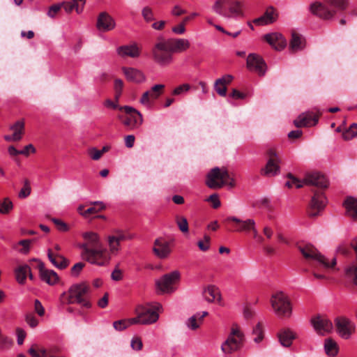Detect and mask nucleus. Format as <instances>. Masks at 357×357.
Listing matches in <instances>:
<instances>
[{"mask_svg": "<svg viewBox=\"0 0 357 357\" xmlns=\"http://www.w3.org/2000/svg\"><path fill=\"white\" fill-rule=\"evenodd\" d=\"M83 238L86 241L79 245L82 249L81 257L91 264L106 266L110 260L109 252L102 248L98 234L93 231L82 234Z\"/></svg>", "mask_w": 357, "mask_h": 357, "instance_id": "obj_1", "label": "nucleus"}, {"mask_svg": "<svg viewBox=\"0 0 357 357\" xmlns=\"http://www.w3.org/2000/svg\"><path fill=\"white\" fill-rule=\"evenodd\" d=\"M89 291V286L85 282L73 284L67 291H63L59 296L61 305L77 303L86 308L91 307V303L86 298Z\"/></svg>", "mask_w": 357, "mask_h": 357, "instance_id": "obj_2", "label": "nucleus"}, {"mask_svg": "<svg viewBox=\"0 0 357 357\" xmlns=\"http://www.w3.org/2000/svg\"><path fill=\"white\" fill-rule=\"evenodd\" d=\"M347 6V0H324V3H312L310 6V10L313 15L329 20L333 18L337 11L345 10Z\"/></svg>", "mask_w": 357, "mask_h": 357, "instance_id": "obj_3", "label": "nucleus"}, {"mask_svg": "<svg viewBox=\"0 0 357 357\" xmlns=\"http://www.w3.org/2000/svg\"><path fill=\"white\" fill-rule=\"evenodd\" d=\"M243 3L236 0H216L212 9L218 15L231 18L243 15Z\"/></svg>", "mask_w": 357, "mask_h": 357, "instance_id": "obj_4", "label": "nucleus"}, {"mask_svg": "<svg viewBox=\"0 0 357 357\" xmlns=\"http://www.w3.org/2000/svg\"><path fill=\"white\" fill-rule=\"evenodd\" d=\"M162 309V305L154 303L147 306H139L137 310V316L132 320L139 324H151L156 322L159 318L158 311Z\"/></svg>", "mask_w": 357, "mask_h": 357, "instance_id": "obj_5", "label": "nucleus"}, {"mask_svg": "<svg viewBox=\"0 0 357 357\" xmlns=\"http://www.w3.org/2000/svg\"><path fill=\"white\" fill-rule=\"evenodd\" d=\"M206 184L212 189L221 188L225 185H229L231 187L234 185L233 179L230 178L228 172L225 169H220L218 167L213 168L208 173Z\"/></svg>", "mask_w": 357, "mask_h": 357, "instance_id": "obj_6", "label": "nucleus"}, {"mask_svg": "<svg viewBox=\"0 0 357 357\" xmlns=\"http://www.w3.org/2000/svg\"><path fill=\"white\" fill-rule=\"evenodd\" d=\"M298 250L305 259L316 261L319 265L324 268H332L336 264L335 257H333L331 261L329 262L328 259L322 255L312 245L306 244L299 245Z\"/></svg>", "mask_w": 357, "mask_h": 357, "instance_id": "obj_7", "label": "nucleus"}, {"mask_svg": "<svg viewBox=\"0 0 357 357\" xmlns=\"http://www.w3.org/2000/svg\"><path fill=\"white\" fill-rule=\"evenodd\" d=\"M152 53L155 61L161 66H167L173 61V53L169 50L163 37L158 38L157 42L153 47Z\"/></svg>", "mask_w": 357, "mask_h": 357, "instance_id": "obj_8", "label": "nucleus"}, {"mask_svg": "<svg viewBox=\"0 0 357 357\" xmlns=\"http://www.w3.org/2000/svg\"><path fill=\"white\" fill-rule=\"evenodd\" d=\"M275 314L280 317H289L291 314V305L288 297L283 292L274 294L271 300Z\"/></svg>", "mask_w": 357, "mask_h": 357, "instance_id": "obj_9", "label": "nucleus"}, {"mask_svg": "<svg viewBox=\"0 0 357 357\" xmlns=\"http://www.w3.org/2000/svg\"><path fill=\"white\" fill-rule=\"evenodd\" d=\"M116 109L124 112L125 116L121 117V122L130 129L137 128L142 123V114L133 107L128 106L119 107L113 102V110Z\"/></svg>", "mask_w": 357, "mask_h": 357, "instance_id": "obj_10", "label": "nucleus"}, {"mask_svg": "<svg viewBox=\"0 0 357 357\" xmlns=\"http://www.w3.org/2000/svg\"><path fill=\"white\" fill-rule=\"evenodd\" d=\"M243 333L237 328L234 327L227 340L222 343L221 349L225 354H231L238 350L243 340Z\"/></svg>", "mask_w": 357, "mask_h": 357, "instance_id": "obj_11", "label": "nucleus"}, {"mask_svg": "<svg viewBox=\"0 0 357 357\" xmlns=\"http://www.w3.org/2000/svg\"><path fill=\"white\" fill-rule=\"evenodd\" d=\"M180 279V273L174 271L155 280L157 290L161 293H171L174 291L173 285Z\"/></svg>", "mask_w": 357, "mask_h": 357, "instance_id": "obj_12", "label": "nucleus"}, {"mask_svg": "<svg viewBox=\"0 0 357 357\" xmlns=\"http://www.w3.org/2000/svg\"><path fill=\"white\" fill-rule=\"evenodd\" d=\"M268 160L266 166L261 169V174L266 176H274L280 173L281 160L277 153L270 149L268 151Z\"/></svg>", "mask_w": 357, "mask_h": 357, "instance_id": "obj_13", "label": "nucleus"}, {"mask_svg": "<svg viewBox=\"0 0 357 357\" xmlns=\"http://www.w3.org/2000/svg\"><path fill=\"white\" fill-rule=\"evenodd\" d=\"M248 69L256 73L259 76H264L267 70V66L263 58L255 53L250 54L246 60Z\"/></svg>", "mask_w": 357, "mask_h": 357, "instance_id": "obj_14", "label": "nucleus"}, {"mask_svg": "<svg viewBox=\"0 0 357 357\" xmlns=\"http://www.w3.org/2000/svg\"><path fill=\"white\" fill-rule=\"evenodd\" d=\"M338 335L343 339H349L355 329V324L346 317H338L335 319Z\"/></svg>", "mask_w": 357, "mask_h": 357, "instance_id": "obj_15", "label": "nucleus"}, {"mask_svg": "<svg viewBox=\"0 0 357 357\" xmlns=\"http://www.w3.org/2000/svg\"><path fill=\"white\" fill-rule=\"evenodd\" d=\"M311 324L319 335H324L332 331L333 323L326 317L315 316L311 319Z\"/></svg>", "mask_w": 357, "mask_h": 357, "instance_id": "obj_16", "label": "nucleus"}, {"mask_svg": "<svg viewBox=\"0 0 357 357\" xmlns=\"http://www.w3.org/2000/svg\"><path fill=\"white\" fill-rule=\"evenodd\" d=\"M116 53L121 58L130 57L136 59L140 56L141 49L136 43H133L117 47Z\"/></svg>", "mask_w": 357, "mask_h": 357, "instance_id": "obj_17", "label": "nucleus"}, {"mask_svg": "<svg viewBox=\"0 0 357 357\" xmlns=\"http://www.w3.org/2000/svg\"><path fill=\"white\" fill-rule=\"evenodd\" d=\"M326 203V198L322 192H315L310 202V216L317 215L319 211L322 210Z\"/></svg>", "mask_w": 357, "mask_h": 357, "instance_id": "obj_18", "label": "nucleus"}, {"mask_svg": "<svg viewBox=\"0 0 357 357\" xmlns=\"http://www.w3.org/2000/svg\"><path fill=\"white\" fill-rule=\"evenodd\" d=\"M319 121V116L311 112H304L300 114L296 119L294 121V125L298 127H310L315 126Z\"/></svg>", "mask_w": 357, "mask_h": 357, "instance_id": "obj_19", "label": "nucleus"}, {"mask_svg": "<svg viewBox=\"0 0 357 357\" xmlns=\"http://www.w3.org/2000/svg\"><path fill=\"white\" fill-rule=\"evenodd\" d=\"M38 268L39 270L40 278L42 281L46 282L49 285H54L59 281V276L57 273L47 269L43 262L40 261Z\"/></svg>", "mask_w": 357, "mask_h": 357, "instance_id": "obj_20", "label": "nucleus"}, {"mask_svg": "<svg viewBox=\"0 0 357 357\" xmlns=\"http://www.w3.org/2000/svg\"><path fill=\"white\" fill-rule=\"evenodd\" d=\"M165 43L169 50L172 53H178L185 51L190 47V43L184 38H165Z\"/></svg>", "mask_w": 357, "mask_h": 357, "instance_id": "obj_21", "label": "nucleus"}, {"mask_svg": "<svg viewBox=\"0 0 357 357\" xmlns=\"http://www.w3.org/2000/svg\"><path fill=\"white\" fill-rule=\"evenodd\" d=\"M305 183L312 185L318 188H326L328 186V180L319 172H313L306 175Z\"/></svg>", "mask_w": 357, "mask_h": 357, "instance_id": "obj_22", "label": "nucleus"}, {"mask_svg": "<svg viewBox=\"0 0 357 357\" xmlns=\"http://www.w3.org/2000/svg\"><path fill=\"white\" fill-rule=\"evenodd\" d=\"M264 39L271 47L278 51L282 50L287 45V41L283 36L278 32L266 34Z\"/></svg>", "mask_w": 357, "mask_h": 357, "instance_id": "obj_23", "label": "nucleus"}, {"mask_svg": "<svg viewBox=\"0 0 357 357\" xmlns=\"http://www.w3.org/2000/svg\"><path fill=\"white\" fill-rule=\"evenodd\" d=\"M121 70L126 79L130 82L142 83L146 80L144 74L139 69L131 67H122Z\"/></svg>", "mask_w": 357, "mask_h": 357, "instance_id": "obj_24", "label": "nucleus"}, {"mask_svg": "<svg viewBox=\"0 0 357 357\" xmlns=\"http://www.w3.org/2000/svg\"><path fill=\"white\" fill-rule=\"evenodd\" d=\"M278 14L275 8L272 6L268 7L264 14L261 17L253 20V23L258 26H264L270 24L276 21Z\"/></svg>", "mask_w": 357, "mask_h": 357, "instance_id": "obj_25", "label": "nucleus"}, {"mask_svg": "<svg viewBox=\"0 0 357 357\" xmlns=\"http://www.w3.org/2000/svg\"><path fill=\"white\" fill-rule=\"evenodd\" d=\"M153 251L158 257L162 259L165 258L171 252L169 243L161 239H156Z\"/></svg>", "mask_w": 357, "mask_h": 357, "instance_id": "obj_26", "label": "nucleus"}, {"mask_svg": "<svg viewBox=\"0 0 357 357\" xmlns=\"http://www.w3.org/2000/svg\"><path fill=\"white\" fill-rule=\"evenodd\" d=\"M86 0H70V1H63L61 3L62 8L68 13H71L73 9L76 10L77 13L83 11Z\"/></svg>", "mask_w": 357, "mask_h": 357, "instance_id": "obj_27", "label": "nucleus"}, {"mask_svg": "<svg viewBox=\"0 0 357 357\" xmlns=\"http://www.w3.org/2000/svg\"><path fill=\"white\" fill-rule=\"evenodd\" d=\"M346 213L354 220H357V199L349 197L344 202Z\"/></svg>", "mask_w": 357, "mask_h": 357, "instance_id": "obj_28", "label": "nucleus"}, {"mask_svg": "<svg viewBox=\"0 0 357 357\" xmlns=\"http://www.w3.org/2000/svg\"><path fill=\"white\" fill-rule=\"evenodd\" d=\"M208 314L206 311H203L202 312H197L195 314L192 315L186 321V326L188 328L191 330L197 329L201 324L203 321V318Z\"/></svg>", "mask_w": 357, "mask_h": 357, "instance_id": "obj_29", "label": "nucleus"}, {"mask_svg": "<svg viewBox=\"0 0 357 357\" xmlns=\"http://www.w3.org/2000/svg\"><path fill=\"white\" fill-rule=\"evenodd\" d=\"M47 257L51 263L58 268L63 269L68 265V261L64 257L60 255H53L51 250H48Z\"/></svg>", "mask_w": 357, "mask_h": 357, "instance_id": "obj_30", "label": "nucleus"}, {"mask_svg": "<svg viewBox=\"0 0 357 357\" xmlns=\"http://www.w3.org/2000/svg\"><path fill=\"white\" fill-rule=\"evenodd\" d=\"M278 338L282 346L289 347L295 338V334L289 329H283L279 332Z\"/></svg>", "mask_w": 357, "mask_h": 357, "instance_id": "obj_31", "label": "nucleus"}, {"mask_svg": "<svg viewBox=\"0 0 357 357\" xmlns=\"http://www.w3.org/2000/svg\"><path fill=\"white\" fill-rule=\"evenodd\" d=\"M10 129L13 131V139L14 142L20 141L22 138L24 131V122L23 120L16 121L13 125L10 126Z\"/></svg>", "mask_w": 357, "mask_h": 357, "instance_id": "obj_32", "label": "nucleus"}, {"mask_svg": "<svg viewBox=\"0 0 357 357\" xmlns=\"http://www.w3.org/2000/svg\"><path fill=\"white\" fill-rule=\"evenodd\" d=\"M113 255L119 250L120 243L127 239L131 238V236L124 234L123 231L117 230L113 231Z\"/></svg>", "mask_w": 357, "mask_h": 357, "instance_id": "obj_33", "label": "nucleus"}, {"mask_svg": "<svg viewBox=\"0 0 357 357\" xmlns=\"http://www.w3.org/2000/svg\"><path fill=\"white\" fill-rule=\"evenodd\" d=\"M204 294L208 302H213L215 300L220 301L221 299L220 291L215 286H209L204 290Z\"/></svg>", "mask_w": 357, "mask_h": 357, "instance_id": "obj_34", "label": "nucleus"}, {"mask_svg": "<svg viewBox=\"0 0 357 357\" xmlns=\"http://www.w3.org/2000/svg\"><path fill=\"white\" fill-rule=\"evenodd\" d=\"M338 345L335 340L327 338L324 341V351L330 357L335 356L338 353Z\"/></svg>", "mask_w": 357, "mask_h": 357, "instance_id": "obj_35", "label": "nucleus"}, {"mask_svg": "<svg viewBox=\"0 0 357 357\" xmlns=\"http://www.w3.org/2000/svg\"><path fill=\"white\" fill-rule=\"evenodd\" d=\"M28 272H30V267L26 265L19 266L15 269V274L16 280L20 284H24Z\"/></svg>", "mask_w": 357, "mask_h": 357, "instance_id": "obj_36", "label": "nucleus"}, {"mask_svg": "<svg viewBox=\"0 0 357 357\" xmlns=\"http://www.w3.org/2000/svg\"><path fill=\"white\" fill-rule=\"evenodd\" d=\"M97 28L100 31L109 30L110 26V18L106 13H101L97 20Z\"/></svg>", "mask_w": 357, "mask_h": 357, "instance_id": "obj_37", "label": "nucleus"}, {"mask_svg": "<svg viewBox=\"0 0 357 357\" xmlns=\"http://www.w3.org/2000/svg\"><path fill=\"white\" fill-rule=\"evenodd\" d=\"M33 240L24 239L13 244V248L21 254H28L30 250V245Z\"/></svg>", "mask_w": 357, "mask_h": 357, "instance_id": "obj_38", "label": "nucleus"}, {"mask_svg": "<svg viewBox=\"0 0 357 357\" xmlns=\"http://www.w3.org/2000/svg\"><path fill=\"white\" fill-rule=\"evenodd\" d=\"M304 40L298 33L293 32L291 34V40L290 42V49L293 52L300 50L303 47Z\"/></svg>", "mask_w": 357, "mask_h": 357, "instance_id": "obj_39", "label": "nucleus"}, {"mask_svg": "<svg viewBox=\"0 0 357 357\" xmlns=\"http://www.w3.org/2000/svg\"><path fill=\"white\" fill-rule=\"evenodd\" d=\"M110 147L109 146H105L102 148V149H98L96 147H90L87 150V153L89 156L93 160H99L102 154L109 150Z\"/></svg>", "mask_w": 357, "mask_h": 357, "instance_id": "obj_40", "label": "nucleus"}, {"mask_svg": "<svg viewBox=\"0 0 357 357\" xmlns=\"http://www.w3.org/2000/svg\"><path fill=\"white\" fill-rule=\"evenodd\" d=\"M91 204H93L92 206L82 213V215L84 218H88L91 214H96L105 208V204L102 202H94Z\"/></svg>", "mask_w": 357, "mask_h": 357, "instance_id": "obj_41", "label": "nucleus"}, {"mask_svg": "<svg viewBox=\"0 0 357 357\" xmlns=\"http://www.w3.org/2000/svg\"><path fill=\"white\" fill-rule=\"evenodd\" d=\"M133 318L128 319H121L113 322V328L116 330L121 331L131 325L136 324V322H133L132 320Z\"/></svg>", "mask_w": 357, "mask_h": 357, "instance_id": "obj_42", "label": "nucleus"}, {"mask_svg": "<svg viewBox=\"0 0 357 357\" xmlns=\"http://www.w3.org/2000/svg\"><path fill=\"white\" fill-rule=\"evenodd\" d=\"M256 227L255 221L253 219H247L245 220H243L240 225V227L236 229L237 231H245L248 232L250 231L255 230Z\"/></svg>", "mask_w": 357, "mask_h": 357, "instance_id": "obj_43", "label": "nucleus"}, {"mask_svg": "<svg viewBox=\"0 0 357 357\" xmlns=\"http://www.w3.org/2000/svg\"><path fill=\"white\" fill-rule=\"evenodd\" d=\"M252 335H253V340L256 343H260L264 339V331L260 323H258L253 327Z\"/></svg>", "mask_w": 357, "mask_h": 357, "instance_id": "obj_44", "label": "nucleus"}, {"mask_svg": "<svg viewBox=\"0 0 357 357\" xmlns=\"http://www.w3.org/2000/svg\"><path fill=\"white\" fill-rule=\"evenodd\" d=\"M142 15L144 20L147 23L153 22L155 20L153 10L150 6H144L142 9Z\"/></svg>", "mask_w": 357, "mask_h": 357, "instance_id": "obj_45", "label": "nucleus"}, {"mask_svg": "<svg viewBox=\"0 0 357 357\" xmlns=\"http://www.w3.org/2000/svg\"><path fill=\"white\" fill-rule=\"evenodd\" d=\"M357 135V123H352L343 133L342 137L345 140H350Z\"/></svg>", "mask_w": 357, "mask_h": 357, "instance_id": "obj_46", "label": "nucleus"}, {"mask_svg": "<svg viewBox=\"0 0 357 357\" xmlns=\"http://www.w3.org/2000/svg\"><path fill=\"white\" fill-rule=\"evenodd\" d=\"M13 208V202L8 197L4 198L3 200L0 202V213L1 214L9 213Z\"/></svg>", "mask_w": 357, "mask_h": 357, "instance_id": "obj_47", "label": "nucleus"}, {"mask_svg": "<svg viewBox=\"0 0 357 357\" xmlns=\"http://www.w3.org/2000/svg\"><path fill=\"white\" fill-rule=\"evenodd\" d=\"M31 188L30 185V182L28 179H25L24 181V185L19 192L18 197L20 199H24L29 197L31 194Z\"/></svg>", "mask_w": 357, "mask_h": 357, "instance_id": "obj_48", "label": "nucleus"}, {"mask_svg": "<svg viewBox=\"0 0 357 357\" xmlns=\"http://www.w3.org/2000/svg\"><path fill=\"white\" fill-rule=\"evenodd\" d=\"M176 221L181 231L183 233L188 232V223L185 218L178 216Z\"/></svg>", "mask_w": 357, "mask_h": 357, "instance_id": "obj_49", "label": "nucleus"}, {"mask_svg": "<svg viewBox=\"0 0 357 357\" xmlns=\"http://www.w3.org/2000/svg\"><path fill=\"white\" fill-rule=\"evenodd\" d=\"M290 180L286 182V185L291 188L295 186L296 188H300L303 186L305 183V179L303 181L298 180L296 178L289 176Z\"/></svg>", "mask_w": 357, "mask_h": 357, "instance_id": "obj_50", "label": "nucleus"}, {"mask_svg": "<svg viewBox=\"0 0 357 357\" xmlns=\"http://www.w3.org/2000/svg\"><path fill=\"white\" fill-rule=\"evenodd\" d=\"M190 89V85L189 84H183L181 85L176 87L173 91L172 94L174 96H181L186 92H188Z\"/></svg>", "mask_w": 357, "mask_h": 357, "instance_id": "obj_51", "label": "nucleus"}, {"mask_svg": "<svg viewBox=\"0 0 357 357\" xmlns=\"http://www.w3.org/2000/svg\"><path fill=\"white\" fill-rule=\"evenodd\" d=\"M123 86V82L121 79H116L114 82L113 89H114L116 95V98H119V97L121 94L122 89Z\"/></svg>", "mask_w": 357, "mask_h": 357, "instance_id": "obj_52", "label": "nucleus"}, {"mask_svg": "<svg viewBox=\"0 0 357 357\" xmlns=\"http://www.w3.org/2000/svg\"><path fill=\"white\" fill-rule=\"evenodd\" d=\"M29 354L31 357H47V351L45 349H40L37 351L35 346L31 347L29 349Z\"/></svg>", "mask_w": 357, "mask_h": 357, "instance_id": "obj_53", "label": "nucleus"}, {"mask_svg": "<svg viewBox=\"0 0 357 357\" xmlns=\"http://www.w3.org/2000/svg\"><path fill=\"white\" fill-rule=\"evenodd\" d=\"M210 237L207 235H205L204 237V241H199L197 243L199 248L202 251H207L210 247Z\"/></svg>", "mask_w": 357, "mask_h": 357, "instance_id": "obj_54", "label": "nucleus"}, {"mask_svg": "<svg viewBox=\"0 0 357 357\" xmlns=\"http://www.w3.org/2000/svg\"><path fill=\"white\" fill-rule=\"evenodd\" d=\"M52 221L56 226L58 230L60 231H67L69 229L68 226L61 220L57 218H52Z\"/></svg>", "mask_w": 357, "mask_h": 357, "instance_id": "obj_55", "label": "nucleus"}, {"mask_svg": "<svg viewBox=\"0 0 357 357\" xmlns=\"http://www.w3.org/2000/svg\"><path fill=\"white\" fill-rule=\"evenodd\" d=\"M25 321L31 328H36L38 325V320L33 314H26L25 317Z\"/></svg>", "mask_w": 357, "mask_h": 357, "instance_id": "obj_56", "label": "nucleus"}, {"mask_svg": "<svg viewBox=\"0 0 357 357\" xmlns=\"http://www.w3.org/2000/svg\"><path fill=\"white\" fill-rule=\"evenodd\" d=\"M85 264L83 262H78L75 264L70 270L71 275L74 277H77L83 268L84 267Z\"/></svg>", "mask_w": 357, "mask_h": 357, "instance_id": "obj_57", "label": "nucleus"}, {"mask_svg": "<svg viewBox=\"0 0 357 357\" xmlns=\"http://www.w3.org/2000/svg\"><path fill=\"white\" fill-rule=\"evenodd\" d=\"M61 8L62 4H61V3L53 4L52 6L50 7L49 10L47 12V15L52 18L54 17L56 13L61 10Z\"/></svg>", "mask_w": 357, "mask_h": 357, "instance_id": "obj_58", "label": "nucleus"}, {"mask_svg": "<svg viewBox=\"0 0 357 357\" xmlns=\"http://www.w3.org/2000/svg\"><path fill=\"white\" fill-rule=\"evenodd\" d=\"M151 100H152L150 97V91H146L142 94L139 102L143 105L149 106L151 104Z\"/></svg>", "mask_w": 357, "mask_h": 357, "instance_id": "obj_59", "label": "nucleus"}, {"mask_svg": "<svg viewBox=\"0 0 357 357\" xmlns=\"http://www.w3.org/2000/svg\"><path fill=\"white\" fill-rule=\"evenodd\" d=\"M34 310L40 317L45 314V309L40 301L38 299L34 301Z\"/></svg>", "mask_w": 357, "mask_h": 357, "instance_id": "obj_60", "label": "nucleus"}, {"mask_svg": "<svg viewBox=\"0 0 357 357\" xmlns=\"http://www.w3.org/2000/svg\"><path fill=\"white\" fill-rule=\"evenodd\" d=\"M130 345L133 349L139 351L142 348V342L139 337H133L131 340Z\"/></svg>", "mask_w": 357, "mask_h": 357, "instance_id": "obj_61", "label": "nucleus"}, {"mask_svg": "<svg viewBox=\"0 0 357 357\" xmlns=\"http://www.w3.org/2000/svg\"><path fill=\"white\" fill-rule=\"evenodd\" d=\"M233 76L231 75H224L223 77H222L221 78H219L216 80V84H221V85H227L228 84H229L232 79H233Z\"/></svg>", "mask_w": 357, "mask_h": 357, "instance_id": "obj_62", "label": "nucleus"}, {"mask_svg": "<svg viewBox=\"0 0 357 357\" xmlns=\"http://www.w3.org/2000/svg\"><path fill=\"white\" fill-rule=\"evenodd\" d=\"M214 89L215 91L221 96H225L227 94V87L225 85H221V84H216V82L214 84Z\"/></svg>", "mask_w": 357, "mask_h": 357, "instance_id": "obj_63", "label": "nucleus"}, {"mask_svg": "<svg viewBox=\"0 0 357 357\" xmlns=\"http://www.w3.org/2000/svg\"><path fill=\"white\" fill-rule=\"evenodd\" d=\"M207 201H210L213 203L214 208H217L220 206V201L217 194H213L207 199Z\"/></svg>", "mask_w": 357, "mask_h": 357, "instance_id": "obj_64", "label": "nucleus"}]
</instances>
